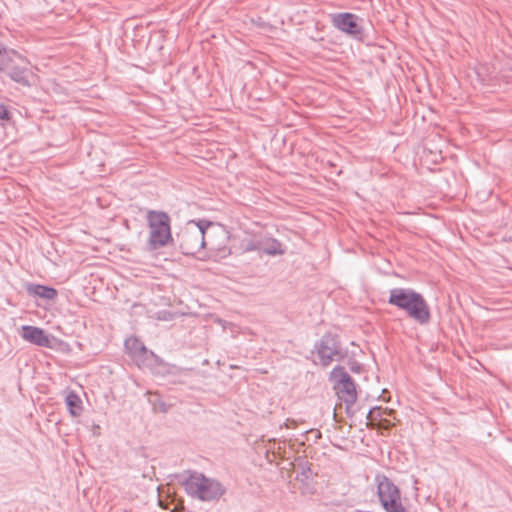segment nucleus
Masks as SVG:
<instances>
[{
  "label": "nucleus",
  "instance_id": "1",
  "mask_svg": "<svg viewBox=\"0 0 512 512\" xmlns=\"http://www.w3.org/2000/svg\"><path fill=\"white\" fill-rule=\"evenodd\" d=\"M388 304L402 310L419 325L431 320L429 304L424 296L412 288L396 287L389 291Z\"/></svg>",
  "mask_w": 512,
  "mask_h": 512
},
{
  "label": "nucleus",
  "instance_id": "2",
  "mask_svg": "<svg viewBox=\"0 0 512 512\" xmlns=\"http://www.w3.org/2000/svg\"><path fill=\"white\" fill-rule=\"evenodd\" d=\"M124 346L128 354L139 367H147L151 370L159 368V370L156 371L157 373L171 375H186L191 370L165 363L153 351L148 350L144 343L136 337L126 339Z\"/></svg>",
  "mask_w": 512,
  "mask_h": 512
},
{
  "label": "nucleus",
  "instance_id": "3",
  "mask_svg": "<svg viewBox=\"0 0 512 512\" xmlns=\"http://www.w3.org/2000/svg\"><path fill=\"white\" fill-rule=\"evenodd\" d=\"M182 485L190 497L203 502L217 501L226 493V488L219 480L198 471H188Z\"/></svg>",
  "mask_w": 512,
  "mask_h": 512
},
{
  "label": "nucleus",
  "instance_id": "4",
  "mask_svg": "<svg viewBox=\"0 0 512 512\" xmlns=\"http://www.w3.org/2000/svg\"><path fill=\"white\" fill-rule=\"evenodd\" d=\"M147 223L150 229L148 245L151 250L174 243L171 233V220L166 212L149 210L147 212Z\"/></svg>",
  "mask_w": 512,
  "mask_h": 512
},
{
  "label": "nucleus",
  "instance_id": "5",
  "mask_svg": "<svg viewBox=\"0 0 512 512\" xmlns=\"http://www.w3.org/2000/svg\"><path fill=\"white\" fill-rule=\"evenodd\" d=\"M316 354L318 363L322 367H328L333 361H342L347 356V350L342 348L338 334L332 332L324 333L317 340L311 351Z\"/></svg>",
  "mask_w": 512,
  "mask_h": 512
},
{
  "label": "nucleus",
  "instance_id": "6",
  "mask_svg": "<svg viewBox=\"0 0 512 512\" xmlns=\"http://www.w3.org/2000/svg\"><path fill=\"white\" fill-rule=\"evenodd\" d=\"M377 495L382 508L386 512H409L402 504L401 491L386 475L375 476Z\"/></svg>",
  "mask_w": 512,
  "mask_h": 512
},
{
  "label": "nucleus",
  "instance_id": "7",
  "mask_svg": "<svg viewBox=\"0 0 512 512\" xmlns=\"http://www.w3.org/2000/svg\"><path fill=\"white\" fill-rule=\"evenodd\" d=\"M329 380L333 383V389L338 398L345 403L348 412L357 401L356 383L345 368L340 365L331 370Z\"/></svg>",
  "mask_w": 512,
  "mask_h": 512
},
{
  "label": "nucleus",
  "instance_id": "8",
  "mask_svg": "<svg viewBox=\"0 0 512 512\" xmlns=\"http://www.w3.org/2000/svg\"><path fill=\"white\" fill-rule=\"evenodd\" d=\"M332 26L348 37L362 41L364 38V19L351 12L330 14Z\"/></svg>",
  "mask_w": 512,
  "mask_h": 512
},
{
  "label": "nucleus",
  "instance_id": "9",
  "mask_svg": "<svg viewBox=\"0 0 512 512\" xmlns=\"http://www.w3.org/2000/svg\"><path fill=\"white\" fill-rule=\"evenodd\" d=\"M180 251L184 255H195L205 246L200 230L193 225H185L174 239Z\"/></svg>",
  "mask_w": 512,
  "mask_h": 512
},
{
  "label": "nucleus",
  "instance_id": "10",
  "mask_svg": "<svg viewBox=\"0 0 512 512\" xmlns=\"http://www.w3.org/2000/svg\"><path fill=\"white\" fill-rule=\"evenodd\" d=\"M21 337L36 346L52 348L54 337L47 335L44 329L32 325H23L21 327Z\"/></svg>",
  "mask_w": 512,
  "mask_h": 512
},
{
  "label": "nucleus",
  "instance_id": "11",
  "mask_svg": "<svg viewBox=\"0 0 512 512\" xmlns=\"http://www.w3.org/2000/svg\"><path fill=\"white\" fill-rule=\"evenodd\" d=\"M1 71H3L7 76L10 77L11 80L23 85H30V75L31 72L27 67L18 66L12 63H2L0 67Z\"/></svg>",
  "mask_w": 512,
  "mask_h": 512
},
{
  "label": "nucleus",
  "instance_id": "12",
  "mask_svg": "<svg viewBox=\"0 0 512 512\" xmlns=\"http://www.w3.org/2000/svg\"><path fill=\"white\" fill-rule=\"evenodd\" d=\"M26 290L29 295L37 296L46 300H54L58 295V292L55 288L42 284L30 283L27 285Z\"/></svg>",
  "mask_w": 512,
  "mask_h": 512
},
{
  "label": "nucleus",
  "instance_id": "13",
  "mask_svg": "<svg viewBox=\"0 0 512 512\" xmlns=\"http://www.w3.org/2000/svg\"><path fill=\"white\" fill-rule=\"evenodd\" d=\"M262 241V248L261 253L270 255V256H276V255H283L285 253V250L282 248V243L272 237L263 238Z\"/></svg>",
  "mask_w": 512,
  "mask_h": 512
},
{
  "label": "nucleus",
  "instance_id": "14",
  "mask_svg": "<svg viewBox=\"0 0 512 512\" xmlns=\"http://www.w3.org/2000/svg\"><path fill=\"white\" fill-rule=\"evenodd\" d=\"M65 403L71 416L78 417L81 415L83 406L80 396L75 391H69L65 397Z\"/></svg>",
  "mask_w": 512,
  "mask_h": 512
},
{
  "label": "nucleus",
  "instance_id": "15",
  "mask_svg": "<svg viewBox=\"0 0 512 512\" xmlns=\"http://www.w3.org/2000/svg\"><path fill=\"white\" fill-rule=\"evenodd\" d=\"M301 470L296 475V480L307 484L312 475L311 465L306 461H301L299 464Z\"/></svg>",
  "mask_w": 512,
  "mask_h": 512
},
{
  "label": "nucleus",
  "instance_id": "16",
  "mask_svg": "<svg viewBox=\"0 0 512 512\" xmlns=\"http://www.w3.org/2000/svg\"><path fill=\"white\" fill-rule=\"evenodd\" d=\"M186 225H193L197 227V229L200 230V236H203V240H205V233L207 229L213 225L212 221L206 220V219H197V220H190L187 222Z\"/></svg>",
  "mask_w": 512,
  "mask_h": 512
},
{
  "label": "nucleus",
  "instance_id": "17",
  "mask_svg": "<svg viewBox=\"0 0 512 512\" xmlns=\"http://www.w3.org/2000/svg\"><path fill=\"white\" fill-rule=\"evenodd\" d=\"M262 240L261 239H251V240H248L246 241L244 244H243V250L245 252H252V251H258L261 253V248H262Z\"/></svg>",
  "mask_w": 512,
  "mask_h": 512
},
{
  "label": "nucleus",
  "instance_id": "18",
  "mask_svg": "<svg viewBox=\"0 0 512 512\" xmlns=\"http://www.w3.org/2000/svg\"><path fill=\"white\" fill-rule=\"evenodd\" d=\"M0 120L5 122L12 120V112L5 104H0Z\"/></svg>",
  "mask_w": 512,
  "mask_h": 512
},
{
  "label": "nucleus",
  "instance_id": "19",
  "mask_svg": "<svg viewBox=\"0 0 512 512\" xmlns=\"http://www.w3.org/2000/svg\"><path fill=\"white\" fill-rule=\"evenodd\" d=\"M381 417V408L378 406L372 407L367 414V418L371 421H375Z\"/></svg>",
  "mask_w": 512,
  "mask_h": 512
},
{
  "label": "nucleus",
  "instance_id": "20",
  "mask_svg": "<svg viewBox=\"0 0 512 512\" xmlns=\"http://www.w3.org/2000/svg\"><path fill=\"white\" fill-rule=\"evenodd\" d=\"M348 366L350 371L353 373H360L362 370V365L355 360L349 361Z\"/></svg>",
  "mask_w": 512,
  "mask_h": 512
},
{
  "label": "nucleus",
  "instance_id": "21",
  "mask_svg": "<svg viewBox=\"0 0 512 512\" xmlns=\"http://www.w3.org/2000/svg\"><path fill=\"white\" fill-rule=\"evenodd\" d=\"M159 319L166 320V317H158Z\"/></svg>",
  "mask_w": 512,
  "mask_h": 512
}]
</instances>
